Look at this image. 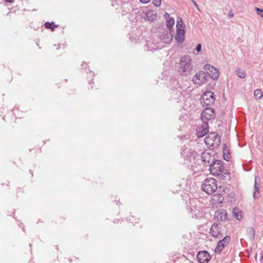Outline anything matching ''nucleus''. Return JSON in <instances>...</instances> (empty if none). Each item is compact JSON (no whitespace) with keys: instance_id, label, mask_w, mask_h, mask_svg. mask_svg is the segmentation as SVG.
I'll return each mask as SVG.
<instances>
[{"instance_id":"1","label":"nucleus","mask_w":263,"mask_h":263,"mask_svg":"<svg viewBox=\"0 0 263 263\" xmlns=\"http://www.w3.org/2000/svg\"><path fill=\"white\" fill-rule=\"evenodd\" d=\"M209 170L213 175L218 176L221 180L229 181L231 179L229 172L223 168V163L221 160H216L209 166Z\"/></svg>"},{"instance_id":"2","label":"nucleus","mask_w":263,"mask_h":263,"mask_svg":"<svg viewBox=\"0 0 263 263\" xmlns=\"http://www.w3.org/2000/svg\"><path fill=\"white\" fill-rule=\"evenodd\" d=\"M191 57L187 54L182 56L179 63L178 72L181 76H187L193 70Z\"/></svg>"},{"instance_id":"3","label":"nucleus","mask_w":263,"mask_h":263,"mask_svg":"<svg viewBox=\"0 0 263 263\" xmlns=\"http://www.w3.org/2000/svg\"><path fill=\"white\" fill-rule=\"evenodd\" d=\"M181 154L184 157L186 161H190L188 166H191L193 168H196L197 165L195 162V158L197 156V153L190 147L184 146L181 151Z\"/></svg>"},{"instance_id":"4","label":"nucleus","mask_w":263,"mask_h":263,"mask_svg":"<svg viewBox=\"0 0 263 263\" xmlns=\"http://www.w3.org/2000/svg\"><path fill=\"white\" fill-rule=\"evenodd\" d=\"M216 153L213 149H208L204 151L201 155V159L204 166H208L216 160Z\"/></svg>"},{"instance_id":"5","label":"nucleus","mask_w":263,"mask_h":263,"mask_svg":"<svg viewBox=\"0 0 263 263\" xmlns=\"http://www.w3.org/2000/svg\"><path fill=\"white\" fill-rule=\"evenodd\" d=\"M201 189L202 191L208 194H212L217 189L216 180L214 178H206L202 183Z\"/></svg>"},{"instance_id":"6","label":"nucleus","mask_w":263,"mask_h":263,"mask_svg":"<svg viewBox=\"0 0 263 263\" xmlns=\"http://www.w3.org/2000/svg\"><path fill=\"white\" fill-rule=\"evenodd\" d=\"M210 79L208 73L203 71L197 72L193 77L192 81L194 84L201 85L205 83Z\"/></svg>"},{"instance_id":"7","label":"nucleus","mask_w":263,"mask_h":263,"mask_svg":"<svg viewBox=\"0 0 263 263\" xmlns=\"http://www.w3.org/2000/svg\"><path fill=\"white\" fill-rule=\"evenodd\" d=\"M215 100V94L211 91H207L202 94L200 102L202 106H208L214 104Z\"/></svg>"},{"instance_id":"8","label":"nucleus","mask_w":263,"mask_h":263,"mask_svg":"<svg viewBox=\"0 0 263 263\" xmlns=\"http://www.w3.org/2000/svg\"><path fill=\"white\" fill-rule=\"evenodd\" d=\"M215 118L214 110L211 107H206L201 114V119L202 122L208 123L210 120Z\"/></svg>"},{"instance_id":"9","label":"nucleus","mask_w":263,"mask_h":263,"mask_svg":"<svg viewBox=\"0 0 263 263\" xmlns=\"http://www.w3.org/2000/svg\"><path fill=\"white\" fill-rule=\"evenodd\" d=\"M204 69L206 71L207 73L210 76V78H212L213 80H217L219 76V70L215 67L210 65L206 64L204 66Z\"/></svg>"},{"instance_id":"10","label":"nucleus","mask_w":263,"mask_h":263,"mask_svg":"<svg viewBox=\"0 0 263 263\" xmlns=\"http://www.w3.org/2000/svg\"><path fill=\"white\" fill-rule=\"evenodd\" d=\"M204 141L210 146H213L215 144L218 145L220 142V137L216 133H211L210 136L205 137Z\"/></svg>"},{"instance_id":"11","label":"nucleus","mask_w":263,"mask_h":263,"mask_svg":"<svg viewBox=\"0 0 263 263\" xmlns=\"http://www.w3.org/2000/svg\"><path fill=\"white\" fill-rule=\"evenodd\" d=\"M214 219L218 222H225L229 220V217L225 210H219L215 212Z\"/></svg>"},{"instance_id":"12","label":"nucleus","mask_w":263,"mask_h":263,"mask_svg":"<svg viewBox=\"0 0 263 263\" xmlns=\"http://www.w3.org/2000/svg\"><path fill=\"white\" fill-rule=\"evenodd\" d=\"M196 257L198 261L200 263H207L211 258L210 254L206 251L199 252Z\"/></svg>"},{"instance_id":"13","label":"nucleus","mask_w":263,"mask_h":263,"mask_svg":"<svg viewBox=\"0 0 263 263\" xmlns=\"http://www.w3.org/2000/svg\"><path fill=\"white\" fill-rule=\"evenodd\" d=\"M230 240L231 238L229 236H226L222 239L220 240L215 248V252L220 253L223 248L229 243Z\"/></svg>"},{"instance_id":"14","label":"nucleus","mask_w":263,"mask_h":263,"mask_svg":"<svg viewBox=\"0 0 263 263\" xmlns=\"http://www.w3.org/2000/svg\"><path fill=\"white\" fill-rule=\"evenodd\" d=\"M209 132V125L208 123L202 122L201 126L197 129V136L201 138L204 136Z\"/></svg>"},{"instance_id":"15","label":"nucleus","mask_w":263,"mask_h":263,"mask_svg":"<svg viewBox=\"0 0 263 263\" xmlns=\"http://www.w3.org/2000/svg\"><path fill=\"white\" fill-rule=\"evenodd\" d=\"M210 233L214 238H219L222 235L220 228L217 223L212 224Z\"/></svg>"},{"instance_id":"16","label":"nucleus","mask_w":263,"mask_h":263,"mask_svg":"<svg viewBox=\"0 0 263 263\" xmlns=\"http://www.w3.org/2000/svg\"><path fill=\"white\" fill-rule=\"evenodd\" d=\"M185 30L182 26L177 28V33L175 37L177 42L179 43H182L184 41Z\"/></svg>"},{"instance_id":"17","label":"nucleus","mask_w":263,"mask_h":263,"mask_svg":"<svg viewBox=\"0 0 263 263\" xmlns=\"http://www.w3.org/2000/svg\"><path fill=\"white\" fill-rule=\"evenodd\" d=\"M173 39V35L171 30H167L164 34L161 35V40L163 42L165 43H170Z\"/></svg>"},{"instance_id":"18","label":"nucleus","mask_w":263,"mask_h":263,"mask_svg":"<svg viewBox=\"0 0 263 263\" xmlns=\"http://www.w3.org/2000/svg\"><path fill=\"white\" fill-rule=\"evenodd\" d=\"M145 16L147 20L150 21L151 22H153L156 20V16L154 11H149L148 12H147L145 14Z\"/></svg>"},{"instance_id":"19","label":"nucleus","mask_w":263,"mask_h":263,"mask_svg":"<svg viewBox=\"0 0 263 263\" xmlns=\"http://www.w3.org/2000/svg\"><path fill=\"white\" fill-rule=\"evenodd\" d=\"M260 184L257 182L256 178H255L254 186V192L253 194V196L255 199L257 198L256 196V193H259V191Z\"/></svg>"},{"instance_id":"20","label":"nucleus","mask_w":263,"mask_h":263,"mask_svg":"<svg viewBox=\"0 0 263 263\" xmlns=\"http://www.w3.org/2000/svg\"><path fill=\"white\" fill-rule=\"evenodd\" d=\"M44 26L47 29H50L51 31H53L54 28L58 27L53 22L51 23L47 22L44 24Z\"/></svg>"},{"instance_id":"21","label":"nucleus","mask_w":263,"mask_h":263,"mask_svg":"<svg viewBox=\"0 0 263 263\" xmlns=\"http://www.w3.org/2000/svg\"><path fill=\"white\" fill-rule=\"evenodd\" d=\"M247 234L251 240H253L255 238V230L252 227H250L247 230Z\"/></svg>"},{"instance_id":"22","label":"nucleus","mask_w":263,"mask_h":263,"mask_svg":"<svg viewBox=\"0 0 263 263\" xmlns=\"http://www.w3.org/2000/svg\"><path fill=\"white\" fill-rule=\"evenodd\" d=\"M166 26L167 27V30H171L172 27L174 26L175 24V21L173 18H170L167 20L166 22Z\"/></svg>"},{"instance_id":"23","label":"nucleus","mask_w":263,"mask_h":263,"mask_svg":"<svg viewBox=\"0 0 263 263\" xmlns=\"http://www.w3.org/2000/svg\"><path fill=\"white\" fill-rule=\"evenodd\" d=\"M236 72L238 77L240 78H244L246 77V72L241 69L237 68L236 70Z\"/></svg>"},{"instance_id":"24","label":"nucleus","mask_w":263,"mask_h":263,"mask_svg":"<svg viewBox=\"0 0 263 263\" xmlns=\"http://www.w3.org/2000/svg\"><path fill=\"white\" fill-rule=\"evenodd\" d=\"M254 95L258 100L261 99L262 97V92L260 89H256L254 92Z\"/></svg>"},{"instance_id":"25","label":"nucleus","mask_w":263,"mask_h":263,"mask_svg":"<svg viewBox=\"0 0 263 263\" xmlns=\"http://www.w3.org/2000/svg\"><path fill=\"white\" fill-rule=\"evenodd\" d=\"M181 26H182L183 28L185 27V26L183 24L182 19L180 17H178L176 24L177 28H179V27Z\"/></svg>"},{"instance_id":"26","label":"nucleus","mask_w":263,"mask_h":263,"mask_svg":"<svg viewBox=\"0 0 263 263\" xmlns=\"http://www.w3.org/2000/svg\"><path fill=\"white\" fill-rule=\"evenodd\" d=\"M233 216L235 218H236L238 220H240L239 218V212L238 211L237 209L234 208L233 211Z\"/></svg>"},{"instance_id":"27","label":"nucleus","mask_w":263,"mask_h":263,"mask_svg":"<svg viewBox=\"0 0 263 263\" xmlns=\"http://www.w3.org/2000/svg\"><path fill=\"white\" fill-rule=\"evenodd\" d=\"M255 10L256 11L257 14L260 16L263 17V9L258 7H255Z\"/></svg>"},{"instance_id":"28","label":"nucleus","mask_w":263,"mask_h":263,"mask_svg":"<svg viewBox=\"0 0 263 263\" xmlns=\"http://www.w3.org/2000/svg\"><path fill=\"white\" fill-rule=\"evenodd\" d=\"M153 3L155 6L159 7L161 5V0H153Z\"/></svg>"},{"instance_id":"29","label":"nucleus","mask_w":263,"mask_h":263,"mask_svg":"<svg viewBox=\"0 0 263 263\" xmlns=\"http://www.w3.org/2000/svg\"><path fill=\"white\" fill-rule=\"evenodd\" d=\"M173 93H174L175 92H176V95H178V98H177V99H179V98L181 97V92L180 91V90H178L177 89H176V90H173Z\"/></svg>"},{"instance_id":"30","label":"nucleus","mask_w":263,"mask_h":263,"mask_svg":"<svg viewBox=\"0 0 263 263\" xmlns=\"http://www.w3.org/2000/svg\"><path fill=\"white\" fill-rule=\"evenodd\" d=\"M230 155L229 154H226L224 153L223 154V158L225 160L228 161L229 159H230Z\"/></svg>"},{"instance_id":"31","label":"nucleus","mask_w":263,"mask_h":263,"mask_svg":"<svg viewBox=\"0 0 263 263\" xmlns=\"http://www.w3.org/2000/svg\"><path fill=\"white\" fill-rule=\"evenodd\" d=\"M201 44H198L197 45L196 47V50L198 52H200V51H201Z\"/></svg>"},{"instance_id":"32","label":"nucleus","mask_w":263,"mask_h":263,"mask_svg":"<svg viewBox=\"0 0 263 263\" xmlns=\"http://www.w3.org/2000/svg\"><path fill=\"white\" fill-rule=\"evenodd\" d=\"M187 211L189 212H195L196 208L193 206V208L190 207V208H187Z\"/></svg>"},{"instance_id":"33","label":"nucleus","mask_w":263,"mask_h":263,"mask_svg":"<svg viewBox=\"0 0 263 263\" xmlns=\"http://www.w3.org/2000/svg\"><path fill=\"white\" fill-rule=\"evenodd\" d=\"M191 1L192 2V3H193V4L194 5V6H195V7H196V8L198 10H199H199H199V8L198 7V5H197V4L195 0H191Z\"/></svg>"},{"instance_id":"34","label":"nucleus","mask_w":263,"mask_h":263,"mask_svg":"<svg viewBox=\"0 0 263 263\" xmlns=\"http://www.w3.org/2000/svg\"><path fill=\"white\" fill-rule=\"evenodd\" d=\"M228 16L229 17H233L234 16V14L232 11L229 12Z\"/></svg>"},{"instance_id":"35","label":"nucleus","mask_w":263,"mask_h":263,"mask_svg":"<svg viewBox=\"0 0 263 263\" xmlns=\"http://www.w3.org/2000/svg\"><path fill=\"white\" fill-rule=\"evenodd\" d=\"M140 1L143 4H146L148 3L150 0H140Z\"/></svg>"},{"instance_id":"36","label":"nucleus","mask_w":263,"mask_h":263,"mask_svg":"<svg viewBox=\"0 0 263 263\" xmlns=\"http://www.w3.org/2000/svg\"><path fill=\"white\" fill-rule=\"evenodd\" d=\"M170 15L168 13H167V12L165 13L164 16H165V17L166 18H170Z\"/></svg>"},{"instance_id":"37","label":"nucleus","mask_w":263,"mask_h":263,"mask_svg":"<svg viewBox=\"0 0 263 263\" xmlns=\"http://www.w3.org/2000/svg\"><path fill=\"white\" fill-rule=\"evenodd\" d=\"M215 197H217V198L218 197H217V196H216V197L214 196V198H212V204H215V203H216V202H215V201H216V200L214 198Z\"/></svg>"},{"instance_id":"38","label":"nucleus","mask_w":263,"mask_h":263,"mask_svg":"<svg viewBox=\"0 0 263 263\" xmlns=\"http://www.w3.org/2000/svg\"><path fill=\"white\" fill-rule=\"evenodd\" d=\"M6 2L12 3L13 2V0H5Z\"/></svg>"},{"instance_id":"39","label":"nucleus","mask_w":263,"mask_h":263,"mask_svg":"<svg viewBox=\"0 0 263 263\" xmlns=\"http://www.w3.org/2000/svg\"><path fill=\"white\" fill-rule=\"evenodd\" d=\"M192 217L193 218H197V214L196 213L195 214V215H192Z\"/></svg>"},{"instance_id":"40","label":"nucleus","mask_w":263,"mask_h":263,"mask_svg":"<svg viewBox=\"0 0 263 263\" xmlns=\"http://www.w3.org/2000/svg\"><path fill=\"white\" fill-rule=\"evenodd\" d=\"M29 172H30V173L31 174V175L33 176V173H32V170H30Z\"/></svg>"},{"instance_id":"41","label":"nucleus","mask_w":263,"mask_h":263,"mask_svg":"<svg viewBox=\"0 0 263 263\" xmlns=\"http://www.w3.org/2000/svg\"><path fill=\"white\" fill-rule=\"evenodd\" d=\"M92 88H93L92 85H90L89 87V89H92Z\"/></svg>"},{"instance_id":"42","label":"nucleus","mask_w":263,"mask_h":263,"mask_svg":"<svg viewBox=\"0 0 263 263\" xmlns=\"http://www.w3.org/2000/svg\"><path fill=\"white\" fill-rule=\"evenodd\" d=\"M222 203V201L221 200H220L219 201V204L221 203Z\"/></svg>"},{"instance_id":"43","label":"nucleus","mask_w":263,"mask_h":263,"mask_svg":"<svg viewBox=\"0 0 263 263\" xmlns=\"http://www.w3.org/2000/svg\"><path fill=\"white\" fill-rule=\"evenodd\" d=\"M59 47H60V45H59V47L57 48V49H58Z\"/></svg>"}]
</instances>
